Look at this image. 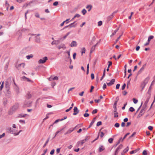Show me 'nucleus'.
<instances>
[{
	"mask_svg": "<svg viewBox=\"0 0 155 155\" xmlns=\"http://www.w3.org/2000/svg\"><path fill=\"white\" fill-rule=\"evenodd\" d=\"M149 79L146 78L141 83L140 87L142 88L141 91H142L144 88L146 84L148 83Z\"/></svg>",
	"mask_w": 155,
	"mask_h": 155,
	"instance_id": "1",
	"label": "nucleus"
},
{
	"mask_svg": "<svg viewBox=\"0 0 155 155\" xmlns=\"http://www.w3.org/2000/svg\"><path fill=\"white\" fill-rule=\"evenodd\" d=\"M47 60V57H45L43 58L40 59L38 61V63L39 64H43L45 63Z\"/></svg>",
	"mask_w": 155,
	"mask_h": 155,
	"instance_id": "2",
	"label": "nucleus"
},
{
	"mask_svg": "<svg viewBox=\"0 0 155 155\" xmlns=\"http://www.w3.org/2000/svg\"><path fill=\"white\" fill-rule=\"evenodd\" d=\"M7 132L11 134H14L15 135V133L14 130L11 127H9L7 129Z\"/></svg>",
	"mask_w": 155,
	"mask_h": 155,
	"instance_id": "3",
	"label": "nucleus"
},
{
	"mask_svg": "<svg viewBox=\"0 0 155 155\" xmlns=\"http://www.w3.org/2000/svg\"><path fill=\"white\" fill-rule=\"evenodd\" d=\"M150 98V94H149V95H147L146 96V101L144 102V105L145 106H147V104L149 102V99Z\"/></svg>",
	"mask_w": 155,
	"mask_h": 155,
	"instance_id": "4",
	"label": "nucleus"
},
{
	"mask_svg": "<svg viewBox=\"0 0 155 155\" xmlns=\"http://www.w3.org/2000/svg\"><path fill=\"white\" fill-rule=\"evenodd\" d=\"M73 110V115H76L79 112V110L78 109V108L77 107H74Z\"/></svg>",
	"mask_w": 155,
	"mask_h": 155,
	"instance_id": "5",
	"label": "nucleus"
},
{
	"mask_svg": "<svg viewBox=\"0 0 155 155\" xmlns=\"http://www.w3.org/2000/svg\"><path fill=\"white\" fill-rule=\"evenodd\" d=\"M31 103L32 102L30 101L28 102L26 101L24 103V106L25 107H30L31 106Z\"/></svg>",
	"mask_w": 155,
	"mask_h": 155,
	"instance_id": "6",
	"label": "nucleus"
},
{
	"mask_svg": "<svg viewBox=\"0 0 155 155\" xmlns=\"http://www.w3.org/2000/svg\"><path fill=\"white\" fill-rule=\"evenodd\" d=\"M14 89L16 91L17 93H18L19 92V89L18 87L16 85L15 83L14 82Z\"/></svg>",
	"mask_w": 155,
	"mask_h": 155,
	"instance_id": "7",
	"label": "nucleus"
},
{
	"mask_svg": "<svg viewBox=\"0 0 155 155\" xmlns=\"http://www.w3.org/2000/svg\"><path fill=\"white\" fill-rule=\"evenodd\" d=\"M57 48L59 49H60L61 48L65 49L66 48L65 45L63 44H62L60 45L57 46Z\"/></svg>",
	"mask_w": 155,
	"mask_h": 155,
	"instance_id": "8",
	"label": "nucleus"
},
{
	"mask_svg": "<svg viewBox=\"0 0 155 155\" xmlns=\"http://www.w3.org/2000/svg\"><path fill=\"white\" fill-rule=\"evenodd\" d=\"M123 147V145L122 144H120L118 147L116 148L115 151L116 152V153H118L119 150L121 149Z\"/></svg>",
	"mask_w": 155,
	"mask_h": 155,
	"instance_id": "9",
	"label": "nucleus"
},
{
	"mask_svg": "<svg viewBox=\"0 0 155 155\" xmlns=\"http://www.w3.org/2000/svg\"><path fill=\"white\" fill-rule=\"evenodd\" d=\"M115 80L114 79H112L109 83H107L108 86H110L114 84Z\"/></svg>",
	"mask_w": 155,
	"mask_h": 155,
	"instance_id": "10",
	"label": "nucleus"
},
{
	"mask_svg": "<svg viewBox=\"0 0 155 155\" xmlns=\"http://www.w3.org/2000/svg\"><path fill=\"white\" fill-rule=\"evenodd\" d=\"M84 141L83 140H82L81 141H79L77 142V145L78 147H79L80 145H82L84 143Z\"/></svg>",
	"mask_w": 155,
	"mask_h": 155,
	"instance_id": "11",
	"label": "nucleus"
},
{
	"mask_svg": "<svg viewBox=\"0 0 155 155\" xmlns=\"http://www.w3.org/2000/svg\"><path fill=\"white\" fill-rule=\"evenodd\" d=\"M77 45V42L75 41H73L70 45V46L71 47H76Z\"/></svg>",
	"mask_w": 155,
	"mask_h": 155,
	"instance_id": "12",
	"label": "nucleus"
},
{
	"mask_svg": "<svg viewBox=\"0 0 155 155\" xmlns=\"http://www.w3.org/2000/svg\"><path fill=\"white\" fill-rule=\"evenodd\" d=\"M74 131V129H72V128H70L68 129L66 132L64 133V135H66Z\"/></svg>",
	"mask_w": 155,
	"mask_h": 155,
	"instance_id": "13",
	"label": "nucleus"
},
{
	"mask_svg": "<svg viewBox=\"0 0 155 155\" xmlns=\"http://www.w3.org/2000/svg\"><path fill=\"white\" fill-rule=\"evenodd\" d=\"M75 23V22L73 23H71V24L69 25H68V26H65L64 27V28H67L69 26L70 27H75L76 25H77V24H76L74 25H73Z\"/></svg>",
	"mask_w": 155,
	"mask_h": 155,
	"instance_id": "14",
	"label": "nucleus"
},
{
	"mask_svg": "<svg viewBox=\"0 0 155 155\" xmlns=\"http://www.w3.org/2000/svg\"><path fill=\"white\" fill-rule=\"evenodd\" d=\"M147 106H145L144 105H143L142 109L140 111L142 112H143L144 114L145 112V111L146 110V107Z\"/></svg>",
	"mask_w": 155,
	"mask_h": 155,
	"instance_id": "15",
	"label": "nucleus"
},
{
	"mask_svg": "<svg viewBox=\"0 0 155 155\" xmlns=\"http://www.w3.org/2000/svg\"><path fill=\"white\" fill-rule=\"evenodd\" d=\"M147 106H145L144 105H143L142 109L140 111L142 112H143L144 114L145 112V111L146 110V107Z\"/></svg>",
	"mask_w": 155,
	"mask_h": 155,
	"instance_id": "16",
	"label": "nucleus"
},
{
	"mask_svg": "<svg viewBox=\"0 0 155 155\" xmlns=\"http://www.w3.org/2000/svg\"><path fill=\"white\" fill-rule=\"evenodd\" d=\"M114 16V15H113V14H111L110 15H109L107 17V20L108 21H110V20L112 19Z\"/></svg>",
	"mask_w": 155,
	"mask_h": 155,
	"instance_id": "17",
	"label": "nucleus"
},
{
	"mask_svg": "<svg viewBox=\"0 0 155 155\" xmlns=\"http://www.w3.org/2000/svg\"><path fill=\"white\" fill-rule=\"evenodd\" d=\"M139 150V149L138 148L135 150H132L130 152V154H132L134 153H137Z\"/></svg>",
	"mask_w": 155,
	"mask_h": 155,
	"instance_id": "18",
	"label": "nucleus"
},
{
	"mask_svg": "<svg viewBox=\"0 0 155 155\" xmlns=\"http://www.w3.org/2000/svg\"><path fill=\"white\" fill-rule=\"evenodd\" d=\"M92 8V6L91 5H88L86 7V8L87 9H88V12H89L91 10V9Z\"/></svg>",
	"mask_w": 155,
	"mask_h": 155,
	"instance_id": "19",
	"label": "nucleus"
},
{
	"mask_svg": "<svg viewBox=\"0 0 155 155\" xmlns=\"http://www.w3.org/2000/svg\"><path fill=\"white\" fill-rule=\"evenodd\" d=\"M31 95L29 93H28L26 95V98L27 99H28L31 98Z\"/></svg>",
	"mask_w": 155,
	"mask_h": 155,
	"instance_id": "20",
	"label": "nucleus"
},
{
	"mask_svg": "<svg viewBox=\"0 0 155 155\" xmlns=\"http://www.w3.org/2000/svg\"><path fill=\"white\" fill-rule=\"evenodd\" d=\"M118 113L117 111V110H114V117H118Z\"/></svg>",
	"mask_w": 155,
	"mask_h": 155,
	"instance_id": "21",
	"label": "nucleus"
},
{
	"mask_svg": "<svg viewBox=\"0 0 155 155\" xmlns=\"http://www.w3.org/2000/svg\"><path fill=\"white\" fill-rule=\"evenodd\" d=\"M144 114V113H143V112H142L141 111H140L139 114H138V115L137 116V118H140L141 117L143 114Z\"/></svg>",
	"mask_w": 155,
	"mask_h": 155,
	"instance_id": "22",
	"label": "nucleus"
},
{
	"mask_svg": "<svg viewBox=\"0 0 155 155\" xmlns=\"http://www.w3.org/2000/svg\"><path fill=\"white\" fill-rule=\"evenodd\" d=\"M105 149L104 148L103 146H101L99 148V150L100 152H101Z\"/></svg>",
	"mask_w": 155,
	"mask_h": 155,
	"instance_id": "23",
	"label": "nucleus"
},
{
	"mask_svg": "<svg viewBox=\"0 0 155 155\" xmlns=\"http://www.w3.org/2000/svg\"><path fill=\"white\" fill-rule=\"evenodd\" d=\"M33 57V54H31L28 55H27L26 56V58L27 59H29L31 58H32Z\"/></svg>",
	"mask_w": 155,
	"mask_h": 155,
	"instance_id": "24",
	"label": "nucleus"
},
{
	"mask_svg": "<svg viewBox=\"0 0 155 155\" xmlns=\"http://www.w3.org/2000/svg\"><path fill=\"white\" fill-rule=\"evenodd\" d=\"M50 139V137H49L46 140L45 143L44 144L43 146V147H45L46 145V144L48 143Z\"/></svg>",
	"mask_w": 155,
	"mask_h": 155,
	"instance_id": "25",
	"label": "nucleus"
},
{
	"mask_svg": "<svg viewBox=\"0 0 155 155\" xmlns=\"http://www.w3.org/2000/svg\"><path fill=\"white\" fill-rule=\"evenodd\" d=\"M129 148L128 146L127 147L124 149L123 150V152L124 153H126L129 150Z\"/></svg>",
	"mask_w": 155,
	"mask_h": 155,
	"instance_id": "26",
	"label": "nucleus"
},
{
	"mask_svg": "<svg viewBox=\"0 0 155 155\" xmlns=\"http://www.w3.org/2000/svg\"><path fill=\"white\" fill-rule=\"evenodd\" d=\"M97 116H96L95 117H94L92 121L91 122V123L92 124H93L94 123V122L96 121L97 120Z\"/></svg>",
	"mask_w": 155,
	"mask_h": 155,
	"instance_id": "27",
	"label": "nucleus"
},
{
	"mask_svg": "<svg viewBox=\"0 0 155 155\" xmlns=\"http://www.w3.org/2000/svg\"><path fill=\"white\" fill-rule=\"evenodd\" d=\"M50 90V87H46L43 88L42 90L44 91H47Z\"/></svg>",
	"mask_w": 155,
	"mask_h": 155,
	"instance_id": "28",
	"label": "nucleus"
},
{
	"mask_svg": "<svg viewBox=\"0 0 155 155\" xmlns=\"http://www.w3.org/2000/svg\"><path fill=\"white\" fill-rule=\"evenodd\" d=\"M80 15L78 14H76L74 17L71 20H73L75 18H79L80 17Z\"/></svg>",
	"mask_w": 155,
	"mask_h": 155,
	"instance_id": "29",
	"label": "nucleus"
},
{
	"mask_svg": "<svg viewBox=\"0 0 155 155\" xmlns=\"http://www.w3.org/2000/svg\"><path fill=\"white\" fill-rule=\"evenodd\" d=\"M5 87L6 89H9V86L8 82H6V83Z\"/></svg>",
	"mask_w": 155,
	"mask_h": 155,
	"instance_id": "30",
	"label": "nucleus"
},
{
	"mask_svg": "<svg viewBox=\"0 0 155 155\" xmlns=\"http://www.w3.org/2000/svg\"><path fill=\"white\" fill-rule=\"evenodd\" d=\"M154 38L153 36V35H150L148 37L147 41L150 42L151 39H152Z\"/></svg>",
	"mask_w": 155,
	"mask_h": 155,
	"instance_id": "31",
	"label": "nucleus"
},
{
	"mask_svg": "<svg viewBox=\"0 0 155 155\" xmlns=\"http://www.w3.org/2000/svg\"><path fill=\"white\" fill-rule=\"evenodd\" d=\"M143 70L144 69H143V68H141L138 72L137 73V75L140 74L143 71Z\"/></svg>",
	"mask_w": 155,
	"mask_h": 155,
	"instance_id": "32",
	"label": "nucleus"
},
{
	"mask_svg": "<svg viewBox=\"0 0 155 155\" xmlns=\"http://www.w3.org/2000/svg\"><path fill=\"white\" fill-rule=\"evenodd\" d=\"M23 80L25 81H26L28 82H31V81L30 80L29 78H22Z\"/></svg>",
	"mask_w": 155,
	"mask_h": 155,
	"instance_id": "33",
	"label": "nucleus"
},
{
	"mask_svg": "<svg viewBox=\"0 0 155 155\" xmlns=\"http://www.w3.org/2000/svg\"><path fill=\"white\" fill-rule=\"evenodd\" d=\"M117 101H116L114 104V110H117L116 105H117Z\"/></svg>",
	"mask_w": 155,
	"mask_h": 155,
	"instance_id": "34",
	"label": "nucleus"
},
{
	"mask_svg": "<svg viewBox=\"0 0 155 155\" xmlns=\"http://www.w3.org/2000/svg\"><path fill=\"white\" fill-rule=\"evenodd\" d=\"M134 110V109L132 107H130L129 109V110L131 112H133Z\"/></svg>",
	"mask_w": 155,
	"mask_h": 155,
	"instance_id": "35",
	"label": "nucleus"
},
{
	"mask_svg": "<svg viewBox=\"0 0 155 155\" xmlns=\"http://www.w3.org/2000/svg\"><path fill=\"white\" fill-rule=\"evenodd\" d=\"M113 138H109L108 139V142L110 143H112L113 142Z\"/></svg>",
	"mask_w": 155,
	"mask_h": 155,
	"instance_id": "36",
	"label": "nucleus"
},
{
	"mask_svg": "<svg viewBox=\"0 0 155 155\" xmlns=\"http://www.w3.org/2000/svg\"><path fill=\"white\" fill-rule=\"evenodd\" d=\"M133 101L134 103L135 104L137 103L138 102V100L135 99V98H133Z\"/></svg>",
	"mask_w": 155,
	"mask_h": 155,
	"instance_id": "37",
	"label": "nucleus"
},
{
	"mask_svg": "<svg viewBox=\"0 0 155 155\" xmlns=\"http://www.w3.org/2000/svg\"><path fill=\"white\" fill-rule=\"evenodd\" d=\"M69 20V19H67L66 20L64 21L63 22H62L61 24V26H63L64 25V24L65 22H66V21H68Z\"/></svg>",
	"mask_w": 155,
	"mask_h": 155,
	"instance_id": "38",
	"label": "nucleus"
},
{
	"mask_svg": "<svg viewBox=\"0 0 155 155\" xmlns=\"http://www.w3.org/2000/svg\"><path fill=\"white\" fill-rule=\"evenodd\" d=\"M49 81L58 80V78H48Z\"/></svg>",
	"mask_w": 155,
	"mask_h": 155,
	"instance_id": "39",
	"label": "nucleus"
},
{
	"mask_svg": "<svg viewBox=\"0 0 155 155\" xmlns=\"http://www.w3.org/2000/svg\"><path fill=\"white\" fill-rule=\"evenodd\" d=\"M82 12L83 15H84L87 12L86 10L84 9L82 11Z\"/></svg>",
	"mask_w": 155,
	"mask_h": 155,
	"instance_id": "40",
	"label": "nucleus"
},
{
	"mask_svg": "<svg viewBox=\"0 0 155 155\" xmlns=\"http://www.w3.org/2000/svg\"><path fill=\"white\" fill-rule=\"evenodd\" d=\"M98 26H101L102 24V21H99L98 23Z\"/></svg>",
	"mask_w": 155,
	"mask_h": 155,
	"instance_id": "41",
	"label": "nucleus"
},
{
	"mask_svg": "<svg viewBox=\"0 0 155 155\" xmlns=\"http://www.w3.org/2000/svg\"><path fill=\"white\" fill-rule=\"evenodd\" d=\"M77 129L79 127H82L83 126V125L82 124H79L77 125Z\"/></svg>",
	"mask_w": 155,
	"mask_h": 155,
	"instance_id": "42",
	"label": "nucleus"
},
{
	"mask_svg": "<svg viewBox=\"0 0 155 155\" xmlns=\"http://www.w3.org/2000/svg\"><path fill=\"white\" fill-rule=\"evenodd\" d=\"M89 64H88L87 66V74H88L89 73Z\"/></svg>",
	"mask_w": 155,
	"mask_h": 155,
	"instance_id": "43",
	"label": "nucleus"
},
{
	"mask_svg": "<svg viewBox=\"0 0 155 155\" xmlns=\"http://www.w3.org/2000/svg\"><path fill=\"white\" fill-rule=\"evenodd\" d=\"M118 29H117L114 30V31L112 33V34L111 36H113L116 33Z\"/></svg>",
	"mask_w": 155,
	"mask_h": 155,
	"instance_id": "44",
	"label": "nucleus"
},
{
	"mask_svg": "<svg viewBox=\"0 0 155 155\" xmlns=\"http://www.w3.org/2000/svg\"><path fill=\"white\" fill-rule=\"evenodd\" d=\"M18 108V106L17 105H14L12 108V109L13 110L16 109Z\"/></svg>",
	"mask_w": 155,
	"mask_h": 155,
	"instance_id": "45",
	"label": "nucleus"
},
{
	"mask_svg": "<svg viewBox=\"0 0 155 155\" xmlns=\"http://www.w3.org/2000/svg\"><path fill=\"white\" fill-rule=\"evenodd\" d=\"M126 84L125 83H124L123 84V86H122V90H124V89H125V87H126Z\"/></svg>",
	"mask_w": 155,
	"mask_h": 155,
	"instance_id": "46",
	"label": "nucleus"
},
{
	"mask_svg": "<svg viewBox=\"0 0 155 155\" xmlns=\"http://www.w3.org/2000/svg\"><path fill=\"white\" fill-rule=\"evenodd\" d=\"M85 52V49L84 48H83L82 49V54L84 53Z\"/></svg>",
	"mask_w": 155,
	"mask_h": 155,
	"instance_id": "47",
	"label": "nucleus"
},
{
	"mask_svg": "<svg viewBox=\"0 0 155 155\" xmlns=\"http://www.w3.org/2000/svg\"><path fill=\"white\" fill-rule=\"evenodd\" d=\"M147 151L146 150H144L143 151V155H147Z\"/></svg>",
	"mask_w": 155,
	"mask_h": 155,
	"instance_id": "48",
	"label": "nucleus"
},
{
	"mask_svg": "<svg viewBox=\"0 0 155 155\" xmlns=\"http://www.w3.org/2000/svg\"><path fill=\"white\" fill-rule=\"evenodd\" d=\"M129 133H127V134H126L124 136V137H123V138L122 139V141H123L124 140L125 138L127 136V135H129Z\"/></svg>",
	"mask_w": 155,
	"mask_h": 155,
	"instance_id": "49",
	"label": "nucleus"
},
{
	"mask_svg": "<svg viewBox=\"0 0 155 155\" xmlns=\"http://www.w3.org/2000/svg\"><path fill=\"white\" fill-rule=\"evenodd\" d=\"M120 126L119 123H117L114 124V126L117 127H118Z\"/></svg>",
	"mask_w": 155,
	"mask_h": 155,
	"instance_id": "50",
	"label": "nucleus"
},
{
	"mask_svg": "<svg viewBox=\"0 0 155 155\" xmlns=\"http://www.w3.org/2000/svg\"><path fill=\"white\" fill-rule=\"evenodd\" d=\"M4 82H3L2 84L0 87V91H1L2 88L3 87Z\"/></svg>",
	"mask_w": 155,
	"mask_h": 155,
	"instance_id": "51",
	"label": "nucleus"
},
{
	"mask_svg": "<svg viewBox=\"0 0 155 155\" xmlns=\"http://www.w3.org/2000/svg\"><path fill=\"white\" fill-rule=\"evenodd\" d=\"M25 64L24 63H21L20 64V65L21 66V67L22 68H24L25 66Z\"/></svg>",
	"mask_w": 155,
	"mask_h": 155,
	"instance_id": "52",
	"label": "nucleus"
},
{
	"mask_svg": "<svg viewBox=\"0 0 155 155\" xmlns=\"http://www.w3.org/2000/svg\"><path fill=\"white\" fill-rule=\"evenodd\" d=\"M92 113V114L97 113V109H95L94 110H93Z\"/></svg>",
	"mask_w": 155,
	"mask_h": 155,
	"instance_id": "53",
	"label": "nucleus"
},
{
	"mask_svg": "<svg viewBox=\"0 0 155 155\" xmlns=\"http://www.w3.org/2000/svg\"><path fill=\"white\" fill-rule=\"evenodd\" d=\"M88 140V137L87 136L86 137V138H85L84 139V140H83V141H84V142L85 143Z\"/></svg>",
	"mask_w": 155,
	"mask_h": 155,
	"instance_id": "54",
	"label": "nucleus"
},
{
	"mask_svg": "<svg viewBox=\"0 0 155 155\" xmlns=\"http://www.w3.org/2000/svg\"><path fill=\"white\" fill-rule=\"evenodd\" d=\"M54 150L52 149L50 152V154L51 155H53L54 154Z\"/></svg>",
	"mask_w": 155,
	"mask_h": 155,
	"instance_id": "55",
	"label": "nucleus"
},
{
	"mask_svg": "<svg viewBox=\"0 0 155 155\" xmlns=\"http://www.w3.org/2000/svg\"><path fill=\"white\" fill-rule=\"evenodd\" d=\"M5 133H3L2 134L0 135V139L2 138L3 137L5 136Z\"/></svg>",
	"mask_w": 155,
	"mask_h": 155,
	"instance_id": "56",
	"label": "nucleus"
},
{
	"mask_svg": "<svg viewBox=\"0 0 155 155\" xmlns=\"http://www.w3.org/2000/svg\"><path fill=\"white\" fill-rule=\"evenodd\" d=\"M61 148H58L56 150V152L57 153H58L60 152Z\"/></svg>",
	"mask_w": 155,
	"mask_h": 155,
	"instance_id": "57",
	"label": "nucleus"
},
{
	"mask_svg": "<svg viewBox=\"0 0 155 155\" xmlns=\"http://www.w3.org/2000/svg\"><path fill=\"white\" fill-rule=\"evenodd\" d=\"M107 85L106 84L104 83V84L103 86V89H105Z\"/></svg>",
	"mask_w": 155,
	"mask_h": 155,
	"instance_id": "58",
	"label": "nucleus"
},
{
	"mask_svg": "<svg viewBox=\"0 0 155 155\" xmlns=\"http://www.w3.org/2000/svg\"><path fill=\"white\" fill-rule=\"evenodd\" d=\"M89 115L88 114L86 113L84 114V116L85 117H87L89 116Z\"/></svg>",
	"mask_w": 155,
	"mask_h": 155,
	"instance_id": "59",
	"label": "nucleus"
},
{
	"mask_svg": "<svg viewBox=\"0 0 155 155\" xmlns=\"http://www.w3.org/2000/svg\"><path fill=\"white\" fill-rule=\"evenodd\" d=\"M51 84V86H52V87H53L56 84L55 82H52Z\"/></svg>",
	"mask_w": 155,
	"mask_h": 155,
	"instance_id": "60",
	"label": "nucleus"
},
{
	"mask_svg": "<svg viewBox=\"0 0 155 155\" xmlns=\"http://www.w3.org/2000/svg\"><path fill=\"white\" fill-rule=\"evenodd\" d=\"M47 149H46V150H45L44 151V153L42 154H41V155H45V154L46 153V152H47Z\"/></svg>",
	"mask_w": 155,
	"mask_h": 155,
	"instance_id": "61",
	"label": "nucleus"
},
{
	"mask_svg": "<svg viewBox=\"0 0 155 155\" xmlns=\"http://www.w3.org/2000/svg\"><path fill=\"white\" fill-rule=\"evenodd\" d=\"M120 84H117L116 85V89H119V88L120 87Z\"/></svg>",
	"mask_w": 155,
	"mask_h": 155,
	"instance_id": "62",
	"label": "nucleus"
},
{
	"mask_svg": "<svg viewBox=\"0 0 155 155\" xmlns=\"http://www.w3.org/2000/svg\"><path fill=\"white\" fill-rule=\"evenodd\" d=\"M35 15L36 17L38 18H39L40 17L39 15V14L38 13H35Z\"/></svg>",
	"mask_w": 155,
	"mask_h": 155,
	"instance_id": "63",
	"label": "nucleus"
},
{
	"mask_svg": "<svg viewBox=\"0 0 155 155\" xmlns=\"http://www.w3.org/2000/svg\"><path fill=\"white\" fill-rule=\"evenodd\" d=\"M58 2L57 1L55 2L53 4V5L54 6H57V5H58Z\"/></svg>",
	"mask_w": 155,
	"mask_h": 155,
	"instance_id": "64",
	"label": "nucleus"
}]
</instances>
